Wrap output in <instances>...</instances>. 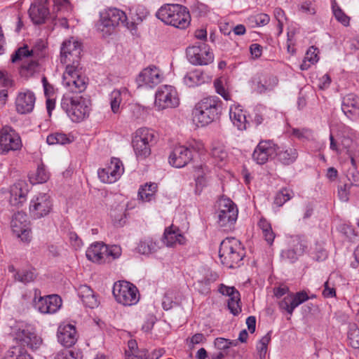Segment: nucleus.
Listing matches in <instances>:
<instances>
[{"instance_id": "obj_55", "label": "nucleus", "mask_w": 359, "mask_h": 359, "mask_svg": "<svg viewBox=\"0 0 359 359\" xmlns=\"http://www.w3.org/2000/svg\"><path fill=\"white\" fill-rule=\"evenodd\" d=\"M77 353L71 350H65L57 353L54 359H77Z\"/></svg>"}, {"instance_id": "obj_14", "label": "nucleus", "mask_w": 359, "mask_h": 359, "mask_svg": "<svg viewBox=\"0 0 359 359\" xmlns=\"http://www.w3.org/2000/svg\"><path fill=\"white\" fill-rule=\"evenodd\" d=\"M186 54L189 62L194 65H208L214 60V55L210 46L202 41L189 46Z\"/></svg>"}, {"instance_id": "obj_19", "label": "nucleus", "mask_w": 359, "mask_h": 359, "mask_svg": "<svg viewBox=\"0 0 359 359\" xmlns=\"http://www.w3.org/2000/svg\"><path fill=\"white\" fill-rule=\"evenodd\" d=\"M11 227L13 233L22 242L29 243L31 241L32 231L25 212L18 211L15 213L12 217Z\"/></svg>"}, {"instance_id": "obj_9", "label": "nucleus", "mask_w": 359, "mask_h": 359, "mask_svg": "<svg viewBox=\"0 0 359 359\" xmlns=\"http://www.w3.org/2000/svg\"><path fill=\"white\" fill-rule=\"evenodd\" d=\"M122 249L118 245H107L103 242H95L88 248L86 255L92 262L102 264L109 263L121 257Z\"/></svg>"}, {"instance_id": "obj_59", "label": "nucleus", "mask_w": 359, "mask_h": 359, "mask_svg": "<svg viewBox=\"0 0 359 359\" xmlns=\"http://www.w3.org/2000/svg\"><path fill=\"white\" fill-rule=\"evenodd\" d=\"M69 240L72 245L75 248V250L79 249L83 245L81 239L74 232H71L69 233Z\"/></svg>"}, {"instance_id": "obj_4", "label": "nucleus", "mask_w": 359, "mask_h": 359, "mask_svg": "<svg viewBox=\"0 0 359 359\" xmlns=\"http://www.w3.org/2000/svg\"><path fill=\"white\" fill-rule=\"evenodd\" d=\"M156 16L165 24L181 29L187 28L191 22L189 10L180 4H164L157 11Z\"/></svg>"}, {"instance_id": "obj_22", "label": "nucleus", "mask_w": 359, "mask_h": 359, "mask_svg": "<svg viewBox=\"0 0 359 359\" xmlns=\"http://www.w3.org/2000/svg\"><path fill=\"white\" fill-rule=\"evenodd\" d=\"M163 79V75L161 70L154 65H150L140 72L136 81L139 87L153 88L159 84Z\"/></svg>"}, {"instance_id": "obj_7", "label": "nucleus", "mask_w": 359, "mask_h": 359, "mask_svg": "<svg viewBox=\"0 0 359 359\" xmlns=\"http://www.w3.org/2000/svg\"><path fill=\"white\" fill-rule=\"evenodd\" d=\"M219 256L222 264L235 268L240 266L245 257V249L239 240L227 237L220 243Z\"/></svg>"}, {"instance_id": "obj_5", "label": "nucleus", "mask_w": 359, "mask_h": 359, "mask_svg": "<svg viewBox=\"0 0 359 359\" xmlns=\"http://www.w3.org/2000/svg\"><path fill=\"white\" fill-rule=\"evenodd\" d=\"M120 24L128 29H133L135 27V22H128V18L123 11L116 8H109L100 13V20L96 23L95 27L103 37H107L110 36Z\"/></svg>"}, {"instance_id": "obj_61", "label": "nucleus", "mask_w": 359, "mask_h": 359, "mask_svg": "<svg viewBox=\"0 0 359 359\" xmlns=\"http://www.w3.org/2000/svg\"><path fill=\"white\" fill-rule=\"evenodd\" d=\"M212 156L215 158L222 161L226 158L227 154L226 152L224 151L222 148L215 147L213 148L212 150Z\"/></svg>"}, {"instance_id": "obj_52", "label": "nucleus", "mask_w": 359, "mask_h": 359, "mask_svg": "<svg viewBox=\"0 0 359 359\" xmlns=\"http://www.w3.org/2000/svg\"><path fill=\"white\" fill-rule=\"evenodd\" d=\"M318 53L319 50L317 48L311 46L306 51L305 57L311 62H317L319 60Z\"/></svg>"}, {"instance_id": "obj_43", "label": "nucleus", "mask_w": 359, "mask_h": 359, "mask_svg": "<svg viewBox=\"0 0 359 359\" xmlns=\"http://www.w3.org/2000/svg\"><path fill=\"white\" fill-rule=\"evenodd\" d=\"M249 22L252 23V26L260 27L267 25L270 21V17L266 13H258L251 15L248 18Z\"/></svg>"}, {"instance_id": "obj_38", "label": "nucleus", "mask_w": 359, "mask_h": 359, "mask_svg": "<svg viewBox=\"0 0 359 359\" xmlns=\"http://www.w3.org/2000/svg\"><path fill=\"white\" fill-rule=\"evenodd\" d=\"M214 87L217 94L221 95L225 100L231 99V95L229 90L225 87L226 81L223 78H218L214 81Z\"/></svg>"}, {"instance_id": "obj_64", "label": "nucleus", "mask_w": 359, "mask_h": 359, "mask_svg": "<svg viewBox=\"0 0 359 359\" xmlns=\"http://www.w3.org/2000/svg\"><path fill=\"white\" fill-rule=\"evenodd\" d=\"M331 83V78L329 74H325L319 79L318 86L321 89L327 88Z\"/></svg>"}, {"instance_id": "obj_42", "label": "nucleus", "mask_w": 359, "mask_h": 359, "mask_svg": "<svg viewBox=\"0 0 359 359\" xmlns=\"http://www.w3.org/2000/svg\"><path fill=\"white\" fill-rule=\"evenodd\" d=\"M269 83H268L267 81H264V83H262V80H259L257 82L256 91L260 94L265 93L267 90H271L273 88L277 85L278 79L276 77H269Z\"/></svg>"}, {"instance_id": "obj_36", "label": "nucleus", "mask_w": 359, "mask_h": 359, "mask_svg": "<svg viewBox=\"0 0 359 359\" xmlns=\"http://www.w3.org/2000/svg\"><path fill=\"white\" fill-rule=\"evenodd\" d=\"M156 183L146 184L142 186L138 191V198L142 201L149 202L154 199L155 193L157 190Z\"/></svg>"}, {"instance_id": "obj_1", "label": "nucleus", "mask_w": 359, "mask_h": 359, "mask_svg": "<svg viewBox=\"0 0 359 359\" xmlns=\"http://www.w3.org/2000/svg\"><path fill=\"white\" fill-rule=\"evenodd\" d=\"M81 43L72 38L63 41L60 48V62L66 65L62 83L74 92L82 93L88 86V79L80 65Z\"/></svg>"}, {"instance_id": "obj_63", "label": "nucleus", "mask_w": 359, "mask_h": 359, "mask_svg": "<svg viewBox=\"0 0 359 359\" xmlns=\"http://www.w3.org/2000/svg\"><path fill=\"white\" fill-rule=\"evenodd\" d=\"M176 302H173L170 297H168V294H165L163 297L162 302L163 309L165 311H168L171 309L174 305H176Z\"/></svg>"}, {"instance_id": "obj_23", "label": "nucleus", "mask_w": 359, "mask_h": 359, "mask_svg": "<svg viewBox=\"0 0 359 359\" xmlns=\"http://www.w3.org/2000/svg\"><path fill=\"white\" fill-rule=\"evenodd\" d=\"M39 290L35 291L34 306L35 308L42 313H54L59 310L62 306V299L57 294H50L46 297H39L36 300Z\"/></svg>"}, {"instance_id": "obj_28", "label": "nucleus", "mask_w": 359, "mask_h": 359, "mask_svg": "<svg viewBox=\"0 0 359 359\" xmlns=\"http://www.w3.org/2000/svg\"><path fill=\"white\" fill-rule=\"evenodd\" d=\"M28 184L25 181H19L11 187L10 202L13 205L21 206L27 200L29 192Z\"/></svg>"}, {"instance_id": "obj_49", "label": "nucleus", "mask_w": 359, "mask_h": 359, "mask_svg": "<svg viewBox=\"0 0 359 359\" xmlns=\"http://www.w3.org/2000/svg\"><path fill=\"white\" fill-rule=\"evenodd\" d=\"M210 12L208 6L204 4L198 3L193 6L192 13L196 17H205Z\"/></svg>"}, {"instance_id": "obj_21", "label": "nucleus", "mask_w": 359, "mask_h": 359, "mask_svg": "<svg viewBox=\"0 0 359 359\" xmlns=\"http://www.w3.org/2000/svg\"><path fill=\"white\" fill-rule=\"evenodd\" d=\"M124 172L122 161L113 157L110 163L104 168H100L97 171L99 179L104 183H114L117 181Z\"/></svg>"}, {"instance_id": "obj_44", "label": "nucleus", "mask_w": 359, "mask_h": 359, "mask_svg": "<svg viewBox=\"0 0 359 359\" xmlns=\"http://www.w3.org/2000/svg\"><path fill=\"white\" fill-rule=\"evenodd\" d=\"M14 278L16 280L27 283L34 280L35 276L33 271L30 270L22 269L14 273Z\"/></svg>"}, {"instance_id": "obj_10", "label": "nucleus", "mask_w": 359, "mask_h": 359, "mask_svg": "<svg viewBox=\"0 0 359 359\" xmlns=\"http://www.w3.org/2000/svg\"><path fill=\"white\" fill-rule=\"evenodd\" d=\"M156 141V135L153 130L141 128L136 130L132 146L137 161L144 160L150 156L151 147Z\"/></svg>"}, {"instance_id": "obj_26", "label": "nucleus", "mask_w": 359, "mask_h": 359, "mask_svg": "<svg viewBox=\"0 0 359 359\" xmlns=\"http://www.w3.org/2000/svg\"><path fill=\"white\" fill-rule=\"evenodd\" d=\"M58 341L65 347H71L78 339L76 329L71 324H61L57 332Z\"/></svg>"}, {"instance_id": "obj_25", "label": "nucleus", "mask_w": 359, "mask_h": 359, "mask_svg": "<svg viewBox=\"0 0 359 359\" xmlns=\"http://www.w3.org/2000/svg\"><path fill=\"white\" fill-rule=\"evenodd\" d=\"M276 152V144L272 140H261L252 153V159L259 165L266 163Z\"/></svg>"}, {"instance_id": "obj_54", "label": "nucleus", "mask_w": 359, "mask_h": 359, "mask_svg": "<svg viewBox=\"0 0 359 359\" xmlns=\"http://www.w3.org/2000/svg\"><path fill=\"white\" fill-rule=\"evenodd\" d=\"M322 294L325 298H332L336 297V289L330 285L328 280L324 283V289Z\"/></svg>"}, {"instance_id": "obj_24", "label": "nucleus", "mask_w": 359, "mask_h": 359, "mask_svg": "<svg viewBox=\"0 0 359 359\" xmlns=\"http://www.w3.org/2000/svg\"><path fill=\"white\" fill-rule=\"evenodd\" d=\"M36 96L33 91L23 89L17 94L15 100L16 111L20 114L31 113L34 108Z\"/></svg>"}, {"instance_id": "obj_20", "label": "nucleus", "mask_w": 359, "mask_h": 359, "mask_svg": "<svg viewBox=\"0 0 359 359\" xmlns=\"http://www.w3.org/2000/svg\"><path fill=\"white\" fill-rule=\"evenodd\" d=\"M316 298L315 294L309 296L305 290H301L295 293H289L279 302L278 307L282 312H285L292 316L294 309L310 299Z\"/></svg>"}, {"instance_id": "obj_45", "label": "nucleus", "mask_w": 359, "mask_h": 359, "mask_svg": "<svg viewBox=\"0 0 359 359\" xmlns=\"http://www.w3.org/2000/svg\"><path fill=\"white\" fill-rule=\"evenodd\" d=\"M214 344L216 348L220 351H226L231 346H236L238 341L236 340H230L222 337H218L215 339Z\"/></svg>"}, {"instance_id": "obj_3", "label": "nucleus", "mask_w": 359, "mask_h": 359, "mask_svg": "<svg viewBox=\"0 0 359 359\" xmlns=\"http://www.w3.org/2000/svg\"><path fill=\"white\" fill-rule=\"evenodd\" d=\"M222 101L217 96L204 97L196 103L193 109L194 120L204 126L219 118L222 111Z\"/></svg>"}, {"instance_id": "obj_58", "label": "nucleus", "mask_w": 359, "mask_h": 359, "mask_svg": "<svg viewBox=\"0 0 359 359\" xmlns=\"http://www.w3.org/2000/svg\"><path fill=\"white\" fill-rule=\"evenodd\" d=\"M93 290L86 285H80L78 288V296L82 300L83 299L88 297V295L93 294Z\"/></svg>"}, {"instance_id": "obj_13", "label": "nucleus", "mask_w": 359, "mask_h": 359, "mask_svg": "<svg viewBox=\"0 0 359 359\" xmlns=\"http://www.w3.org/2000/svg\"><path fill=\"white\" fill-rule=\"evenodd\" d=\"M113 294L116 300L124 306L135 305L139 301L137 288L133 284L125 280L118 281L114 284Z\"/></svg>"}, {"instance_id": "obj_46", "label": "nucleus", "mask_w": 359, "mask_h": 359, "mask_svg": "<svg viewBox=\"0 0 359 359\" xmlns=\"http://www.w3.org/2000/svg\"><path fill=\"white\" fill-rule=\"evenodd\" d=\"M332 11L336 20L344 26H348L350 18L337 5L332 6Z\"/></svg>"}, {"instance_id": "obj_8", "label": "nucleus", "mask_w": 359, "mask_h": 359, "mask_svg": "<svg viewBox=\"0 0 359 359\" xmlns=\"http://www.w3.org/2000/svg\"><path fill=\"white\" fill-rule=\"evenodd\" d=\"M238 208L229 198L222 197L217 201L215 212L217 224L222 231H230L235 229L238 219Z\"/></svg>"}, {"instance_id": "obj_47", "label": "nucleus", "mask_w": 359, "mask_h": 359, "mask_svg": "<svg viewBox=\"0 0 359 359\" xmlns=\"http://www.w3.org/2000/svg\"><path fill=\"white\" fill-rule=\"evenodd\" d=\"M349 344L353 348H359V329L355 326L350 328L348 332Z\"/></svg>"}, {"instance_id": "obj_11", "label": "nucleus", "mask_w": 359, "mask_h": 359, "mask_svg": "<svg viewBox=\"0 0 359 359\" xmlns=\"http://www.w3.org/2000/svg\"><path fill=\"white\" fill-rule=\"evenodd\" d=\"M202 147V144L196 141L189 142L187 145L175 146L169 155V163L177 168H183L193 159Z\"/></svg>"}, {"instance_id": "obj_2", "label": "nucleus", "mask_w": 359, "mask_h": 359, "mask_svg": "<svg viewBox=\"0 0 359 359\" xmlns=\"http://www.w3.org/2000/svg\"><path fill=\"white\" fill-rule=\"evenodd\" d=\"M67 88L69 92L64 94L62 97L61 108L73 122H81L88 117L91 109V101L89 98L79 95L81 93Z\"/></svg>"}, {"instance_id": "obj_51", "label": "nucleus", "mask_w": 359, "mask_h": 359, "mask_svg": "<svg viewBox=\"0 0 359 359\" xmlns=\"http://www.w3.org/2000/svg\"><path fill=\"white\" fill-rule=\"evenodd\" d=\"M81 301L85 306L90 309H94L99 304L97 298L94 292H93V294H90V295H88V297L83 299Z\"/></svg>"}, {"instance_id": "obj_57", "label": "nucleus", "mask_w": 359, "mask_h": 359, "mask_svg": "<svg viewBox=\"0 0 359 359\" xmlns=\"http://www.w3.org/2000/svg\"><path fill=\"white\" fill-rule=\"evenodd\" d=\"M196 169L198 171L201 170V174H198L195 180L196 189H202L205 185V178L203 175L204 173V168L202 165H200L198 167H196Z\"/></svg>"}, {"instance_id": "obj_33", "label": "nucleus", "mask_w": 359, "mask_h": 359, "mask_svg": "<svg viewBox=\"0 0 359 359\" xmlns=\"http://www.w3.org/2000/svg\"><path fill=\"white\" fill-rule=\"evenodd\" d=\"M160 242L151 237H146L141 239L137 243L136 250L138 253L149 255L156 252L160 249Z\"/></svg>"}, {"instance_id": "obj_41", "label": "nucleus", "mask_w": 359, "mask_h": 359, "mask_svg": "<svg viewBox=\"0 0 359 359\" xmlns=\"http://www.w3.org/2000/svg\"><path fill=\"white\" fill-rule=\"evenodd\" d=\"M69 139L66 134L62 133H54L48 135L46 142L50 145L65 144L69 143Z\"/></svg>"}, {"instance_id": "obj_48", "label": "nucleus", "mask_w": 359, "mask_h": 359, "mask_svg": "<svg viewBox=\"0 0 359 359\" xmlns=\"http://www.w3.org/2000/svg\"><path fill=\"white\" fill-rule=\"evenodd\" d=\"M49 178V173L45 168L44 165H39L35 174L36 183H44Z\"/></svg>"}, {"instance_id": "obj_50", "label": "nucleus", "mask_w": 359, "mask_h": 359, "mask_svg": "<svg viewBox=\"0 0 359 359\" xmlns=\"http://www.w3.org/2000/svg\"><path fill=\"white\" fill-rule=\"evenodd\" d=\"M351 184L347 183L339 186L338 187V196L340 201L347 202L349 200V194Z\"/></svg>"}, {"instance_id": "obj_27", "label": "nucleus", "mask_w": 359, "mask_h": 359, "mask_svg": "<svg viewBox=\"0 0 359 359\" xmlns=\"http://www.w3.org/2000/svg\"><path fill=\"white\" fill-rule=\"evenodd\" d=\"M29 15L35 25H41L46 22L50 15V11L46 4L41 1L32 3L29 9Z\"/></svg>"}, {"instance_id": "obj_18", "label": "nucleus", "mask_w": 359, "mask_h": 359, "mask_svg": "<svg viewBox=\"0 0 359 359\" xmlns=\"http://www.w3.org/2000/svg\"><path fill=\"white\" fill-rule=\"evenodd\" d=\"M178 104L177 93L173 86L165 85L158 88L155 94V105L159 110L176 107Z\"/></svg>"}, {"instance_id": "obj_62", "label": "nucleus", "mask_w": 359, "mask_h": 359, "mask_svg": "<svg viewBox=\"0 0 359 359\" xmlns=\"http://www.w3.org/2000/svg\"><path fill=\"white\" fill-rule=\"evenodd\" d=\"M274 295L277 298H280L284 295L287 296L289 293H292L290 292L289 287L287 286H280L274 288Z\"/></svg>"}, {"instance_id": "obj_32", "label": "nucleus", "mask_w": 359, "mask_h": 359, "mask_svg": "<svg viewBox=\"0 0 359 359\" xmlns=\"http://www.w3.org/2000/svg\"><path fill=\"white\" fill-rule=\"evenodd\" d=\"M341 109L351 119L359 109V97L352 93L346 95L342 100Z\"/></svg>"}, {"instance_id": "obj_6", "label": "nucleus", "mask_w": 359, "mask_h": 359, "mask_svg": "<svg viewBox=\"0 0 359 359\" xmlns=\"http://www.w3.org/2000/svg\"><path fill=\"white\" fill-rule=\"evenodd\" d=\"M45 45L42 41L36 44L31 50L29 49L27 45H24L18 48L12 55L11 61L15 63L25 59L21 65L22 69L27 71L29 74H33L39 71V63L35 58L43 57L45 56Z\"/></svg>"}, {"instance_id": "obj_17", "label": "nucleus", "mask_w": 359, "mask_h": 359, "mask_svg": "<svg viewBox=\"0 0 359 359\" xmlns=\"http://www.w3.org/2000/svg\"><path fill=\"white\" fill-rule=\"evenodd\" d=\"M53 209V202L47 194L40 193L30 201L29 212L34 219H41L49 215Z\"/></svg>"}, {"instance_id": "obj_35", "label": "nucleus", "mask_w": 359, "mask_h": 359, "mask_svg": "<svg viewBox=\"0 0 359 359\" xmlns=\"http://www.w3.org/2000/svg\"><path fill=\"white\" fill-rule=\"evenodd\" d=\"M229 117L233 124L240 130H245L247 121L245 113L239 107H230Z\"/></svg>"}, {"instance_id": "obj_16", "label": "nucleus", "mask_w": 359, "mask_h": 359, "mask_svg": "<svg viewBox=\"0 0 359 359\" xmlns=\"http://www.w3.org/2000/svg\"><path fill=\"white\" fill-rule=\"evenodd\" d=\"M13 334L20 346H27L33 351L38 349L42 343L41 337L36 335L30 325H18L13 328Z\"/></svg>"}, {"instance_id": "obj_15", "label": "nucleus", "mask_w": 359, "mask_h": 359, "mask_svg": "<svg viewBox=\"0 0 359 359\" xmlns=\"http://www.w3.org/2000/svg\"><path fill=\"white\" fill-rule=\"evenodd\" d=\"M307 248L308 242L304 236H291L287 239V248L281 251L280 256L290 263H294L305 253Z\"/></svg>"}, {"instance_id": "obj_39", "label": "nucleus", "mask_w": 359, "mask_h": 359, "mask_svg": "<svg viewBox=\"0 0 359 359\" xmlns=\"http://www.w3.org/2000/svg\"><path fill=\"white\" fill-rule=\"evenodd\" d=\"M293 196L294 193L291 189L283 188L276 194L274 198V203L280 207L287 201L290 200Z\"/></svg>"}, {"instance_id": "obj_56", "label": "nucleus", "mask_w": 359, "mask_h": 359, "mask_svg": "<svg viewBox=\"0 0 359 359\" xmlns=\"http://www.w3.org/2000/svg\"><path fill=\"white\" fill-rule=\"evenodd\" d=\"M263 48L259 43H252L250 46V52L254 59H258L262 56Z\"/></svg>"}, {"instance_id": "obj_31", "label": "nucleus", "mask_w": 359, "mask_h": 359, "mask_svg": "<svg viewBox=\"0 0 359 359\" xmlns=\"http://www.w3.org/2000/svg\"><path fill=\"white\" fill-rule=\"evenodd\" d=\"M278 160L283 165H290L293 163L298 157L297 150L293 147H279L276 145V152Z\"/></svg>"}, {"instance_id": "obj_34", "label": "nucleus", "mask_w": 359, "mask_h": 359, "mask_svg": "<svg viewBox=\"0 0 359 359\" xmlns=\"http://www.w3.org/2000/svg\"><path fill=\"white\" fill-rule=\"evenodd\" d=\"M205 75L201 69H194L187 73L184 77V83L188 87H195L205 82Z\"/></svg>"}, {"instance_id": "obj_40", "label": "nucleus", "mask_w": 359, "mask_h": 359, "mask_svg": "<svg viewBox=\"0 0 359 359\" xmlns=\"http://www.w3.org/2000/svg\"><path fill=\"white\" fill-rule=\"evenodd\" d=\"M240 302L241 294L239 292H236L235 295L233 294V297L229 298L228 299V309L233 316L238 315L242 311Z\"/></svg>"}, {"instance_id": "obj_30", "label": "nucleus", "mask_w": 359, "mask_h": 359, "mask_svg": "<svg viewBox=\"0 0 359 359\" xmlns=\"http://www.w3.org/2000/svg\"><path fill=\"white\" fill-rule=\"evenodd\" d=\"M273 111L264 105H257L254 109L252 122L256 126L268 124L273 116Z\"/></svg>"}, {"instance_id": "obj_29", "label": "nucleus", "mask_w": 359, "mask_h": 359, "mask_svg": "<svg viewBox=\"0 0 359 359\" xmlns=\"http://www.w3.org/2000/svg\"><path fill=\"white\" fill-rule=\"evenodd\" d=\"M185 237L182 234L179 228L172 225L165 229L163 242L168 247H174L176 245H183L185 243Z\"/></svg>"}, {"instance_id": "obj_60", "label": "nucleus", "mask_w": 359, "mask_h": 359, "mask_svg": "<svg viewBox=\"0 0 359 359\" xmlns=\"http://www.w3.org/2000/svg\"><path fill=\"white\" fill-rule=\"evenodd\" d=\"M0 85L3 87H11L13 85V81L6 72H0Z\"/></svg>"}, {"instance_id": "obj_37", "label": "nucleus", "mask_w": 359, "mask_h": 359, "mask_svg": "<svg viewBox=\"0 0 359 359\" xmlns=\"http://www.w3.org/2000/svg\"><path fill=\"white\" fill-rule=\"evenodd\" d=\"M127 93V89L123 88L120 90H114L109 95V100L111 111L116 114L119 111L120 104L122 102V95Z\"/></svg>"}, {"instance_id": "obj_12", "label": "nucleus", "mask_w": 359, "mask_h": 359, "mask_svg": "<svg viewBox=\"0 0 359 359\" xmlns=\"http://www.w3.org/2000/svg\"><path fill=\"white\" fill-rule=\"evenodd\" d=\"M22 142L19 133L11 126H4L0 129V155L21 150Z\"/></svg>"}, {"instance_id": "obj_53", "label": "nucleus", "mask_w": 359, "mask_h": 359, "mask_svg": "<svg viewBox=\"0 0 359 359\" xmlns=\"http://www.w3.org/2000/svg\"><path fill=\"white\" fill-rule=\"evenodd\" d=\"M218 291L223 295L228 296L229 298L233 297V294H236V292H239L234 287L226 286L224 284H220Z\"/></svg>"}]
</instances>
